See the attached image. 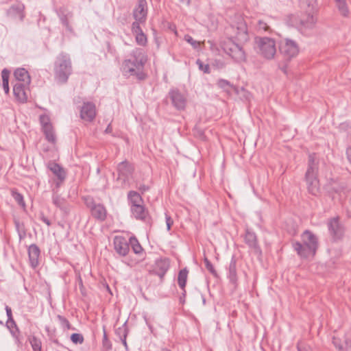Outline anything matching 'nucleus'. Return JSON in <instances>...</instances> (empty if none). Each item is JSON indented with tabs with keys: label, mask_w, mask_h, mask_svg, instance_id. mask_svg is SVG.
<instances>
[{
	"label": "nucleus",
	"mask_w": 351,
	"mask_h": 351,
	"mask_svg": "<svg viewBox=\"0 0 351 351\" xmlns=\"http://www.w3.org/2000/svg\"><path fill=\"white\" fill-rule=\"evenodd\" d=\"M130 246H131L134 254H141L143 253V249L135 237H131L129 239Z\"/></svg>",
	"instance_id": "nucleus-34"
},
{
	"label": "nucleus",
	"mask_w": 351,
	"mask_h": 351,
	"mask_svg": "<svg viewBox=\"0 0 351 351\" xmlns=\"http://www.w3.org/2000/svg\"><path fill=\"white\" fill-rule=\"evenodd\" d=\"M165 220H166L167 230H170V229L173 223V221L167 213H165Z\"/></svg>",
	"instance_id": "nucleus-50"
},
{
	"label": "nucleus",
	"mask_w": 351,
	"mask_h": 351,
	"mask_svg": "<svg viewBox=\"0 0 351 351\" xmlns=\"http://www.w3.org/2000/svg\"><path fill=\"white\" fill-rule=\"evenodd\" d=\"M54 343H58V340L54 341Z\"/></svg>",
	"instance_id": "nucleus-61"
},
{
	"label": "nucleus",
	"mask_w": 351,
	"mask_h": 351,
	"mask_svg": "<svg viewBox=\"0 0 351 351\" xmlns=\"http://www.w3.org/2000/svg\"><path fill=\"white\" fill-rule=\"evenodd\" d=\"M39 219L47 226H50L51 225V221L47 217H46L43 213L40 214Z\"/></svg>",
	"instance_id": "nucleus-52"
},
{
	"label": "nucleus",
	"mask_w": 351,
	"mask_h": 351,
	"mask_svg": "<svg viewBox=\"0 0 351 351\" xmlns=\"http://www.w3.org/2000/svg\"><path fill=\"white\" fill-rule=\"evenodd\" d=\"M336 6L341 16L348 17L350 14V10L346 0H334Z\"/></svg>",
	"instance_id": "nucleus-33"
},
{
	"label": "nucleus",
	"mask_w": 351,
	"mask_h": 351,
	"mask_svg": "<svg viewBox=\"0 0 351 351\" xmlns=\"http://www.w3.org/2000/svg\"><path fill=\"white\" fill-rule=\"evenodd\" d=\"M228 278L234 287H237L238 278L237 274V260L234 256L232 257L229 265Z\"/></svg>",
	"instance_id": "nucleus-27"
},
{
	"label": "nucleus",
	"mask_w": 351,
	"mask_h": 351,
	"mask_svg": "<svg viewBox=\"0 0 351 351\" xmlns=\"http://www.w3.org/2000/svg\"><path fill=\"white\" fill-rule=\"evenodd\" d=\"M128 329L127 328L126 324L125 323L121 327H119L115 330V334L119 337V339L125 347L128 348V344L126 341V337L128 336Z\"/></svg>",
	"instance_id": "nucleus-32"
},
{
	"label": "nucleus",
	"mask_w": 351,
	"mask_h": 351,
	"mask_svg": "<svg viewBox=\"0 0 351 351\" xmlns=\"http://www.w3.org/2000/svg\"><path fill=\"white\" fill-rule=\"evenodd\" d=\"M244 240L245 243L248 245L250 248L253 249L256 252H261L257 237L254 232L247 230L245 232Z\"/></svg>",
	"instance_id": "nucleus-23"
},
{
	"label": "nucleus",
	"mask_w": 351,
	"mask_h": 351,
	"mask_svg": "<svg viewBox=\"0 0 351 351\" xmlns=\"http://www.w3.org/2000/svg\"><path fill=\"white\" fill-rule=\"evenodd\" d=\"M223 50L235 62H242L246 60L245 52L239 44L235 43L231 38L224 41L222 45Z\"/></svg>",
	"instance_id": "nucleus-9"
},
{
	"label": "nucleus",
	"mask_w": 351,
	"mask_h": 351,
	"mask_svg": "<svg viewBox=\"0 0 351 351\" xmlns=\"http://www.w3.org/2000/svg\"><path fill=\"white\" fill-rule=\"evenodd\" d=\"M162 351H171L170 350L167 349V348H163L162 350Z\"/></svg>",
	"instance_id": "nucleus-60"
},
{
	"label": "nucleus",
	"mask_w": 351,
	"mask_h": 351,
	"mask_svg": "<svg viewBox=\"0 0 351 351\" xmlns=\"http://www.w3.org/2000/svg\"><path fill=\"white\" fill-rule=\"evenodd\" d=\"M256 49L258 53L266 60L274 59L276 53V41L268 37H256L255 38Z\"/></svg>",
	"instance_id": "nucleus-8"
},
{
	"label": "nucleus",
	"mask_w": 351,
	"mask_h": 351,
	"mask_svg": "<svg viewBox=\"0 0 351 351\" xmlns=\"http://www.w3.org/2000/svg\"><path fill=\"white\" fill-rule=\"evenodd\" d=\"M227 31L240 43H245L249 40L247 27L243 16L240 14H236L231 19L230 26Z\"/></svg>",
	"instance_id": "nucleus-6"
},
{
	"label": "nucleus",
	"mask_w": 351,
	"mask_h": 351,
	"mask_svg": "<svg viewBox=\"0 0 351 351\" xmlns=\"http://www.w3.org/2000/svg\"><path fill=\"white\" fill-rule=\"evenodd\" d=\"M332 343L333 345L337 348H338L340 351L342 350L343 349V347H342V345L341 343V340L340 339L337 338V337H333L332 338Z\"/></svg>",
	"instance_id": "nucleus-51"
},
{
	"label": "nucleus",
	"mask_w": 351,
	"mask_h": 351,
	"mask_svg": "<svg viewBox=\"0 0 351 351\" xmlns=\"http://www.w3.org/2000/svg\"><path fill=\"white\" fill-rule=\"evenodd\" d=\"M112 127L110 125V124H109L108 125V127L106 128V130H105V132L106 133H110L112 132Z\"/></svg>",
	"instance_id": "nucleus-59"
},
{
	"label": "nucleus",
	"mask_w": 351,
	"mask_h": 351,
	"mask_svg": "<svg viewBox=\"0 0 351 351\" xmlns=\"http://www.w3.org/2000/svg\"><path fill=\"white\" fill-rule=\"evenodd\" d=\"M170 267V260L168 258H160L155 261L154 268L150 274L157 275L162 281L164 276Z\"/></svg>",
	"instance_id": "nucleus-16"
},
{
	"label": "nucleus",
	"mask_w": 351,
	"mask_h": 351,
	"mask_svg": "<svg viewBox=\"0 0 351 351\" xmlns=\"http://www.w3.org/2000/svg\"><path fill=\"white\" fill-rule=\"evenodd\" d=\"M217 85L219 87L226 90V91H229L228 88H230L232 90L235 92V93L239 94V90L238 87H236L230 84V82L224 79H219L217 81Z\"/></svg>",
	"instance_id": "nucleus-35"
},
{
	"label": "nucleus",
	"mask_w": 351,
	"mask_h": 351,
	"mask_svg": "<svg viewBox=\"0 0 351 351\" xmlns=\"http://www.w3.org/2000/svg\"><path fill=\"white\" fill-rule=\"evenodd\" d=\"M77 281H78L79 288H80L81 294L83 296H86V289H85V287H84L82 279L80 276L78 277Z\"/></svg>",
	"instance_id": "nucleus-49"
},
{
	"label": "nucleus",
	"mask_w": 351,
	"mask_h": 351,
	"mask_svg": "<svg viewBox=\"0 0 351 351\" xmlns=\"http://www.w3.org/2000/svg\"><path fill=\"white\" fill-rule=\"evenodd\" d=\"M132 216L137 220L142 221L146 223L151 224L152 219L147 208L144 204L138 205L131 210Z\"/></svg>",
	"instance_id": "nucleus-18"
},
{
	"label": "nucleus",
	"mask_w": 351,
	"mask_h": 351,
	"mask_svg": "<svg viewBox=\"0 0 351 351\" xmlns=\"http://www.w3.org/2000/svg\"><path fill=\"white\" fill-rule=\"evenodd\" d=\"M147 58L143 49L136 48L130 54V58L123 60L120 70L123 76L128 78L134 76L142 81L146 79L144 66Z\"/></svg>",
	"instance_id": "nucleus-1"
},
{
	"label": "nucleus",
	"mask_w": 351,
	"mask_h": 351,
	"mask_svg": "<svg viewBox=\"0 0 351 351\" xmlns=\"http://www.w3.org/2000/svg\"><path fill=\"white\" fill-rule=\"evenodd\" d=\"M72 73V63L70 56L61 52L56 58L54 63V75L56 80L60 84L68 81Z\"/></svg>",
	"instance_id": "nucleus-4"
},
{
	"label": "nucleus",
	"mask_w": 351,
	"mask_h": 351,
	"mask_svg": "<svg viewBox=\"0 0 351 351\" xmlns=\"http://www.w3.org/2000/svg\"><path fill=\"white\" fill-rule=\"evenodd\" d=\"M5 311L8 317V320H11V319H13L12 309L10 306H5Z\"/></svg>",
	"instance_id": "nucleus-55"
},
{
	"label": "nucleus",
	"mask_w": 351,
	"mask_h": 351,
	"mask_svg": "<svg viewBox=\"0 0 351 351\" xmlns=\"http://www.w3.org/2000/svg\"><path fill=\"white\" fill-rule=\"evenodd\" d=\"M196 64L198 65L199 70L203 71L205 73H210V66L208 64H204L199 59L197 60Z\"/></svg>",
	"instance_id": "nucleus-45"
},
{
	"label": "nucleus",
	"mask_w": 351,
	"mask_h": 351,
	"mask_svg": "<svg viewBox=\"0 0 351 351\" xmlns=\"http://www.w3.org/2000/svg\"><path fill=\"white\" fill-rule=\"evenodd\" d=\"M25 5L21 3L12 5L8 10L7 15L10 17L19 16L21 21L25 17L24 14Z\"/></svg>",
	"instance_id": "nucleus-26"
},
{
	"label": "nucleus",
	"mask_w": 351,
	"mask_h": 351,
	"mask_svg": "<svg viewBox=\"0 0 351 351\" xmlns=\"http://www.w3.org/2000/svg\"><path fill=\"white\" fill-rule=\"evenodd\" d=\"M346 156H347V158H348V161L351 164V149H350V148L346 149Z\"/></svg>",
	"instance_id": "nucleus-57"
},
{
	"label": "nucleus",
	"mask_w": 351,
	"mask_h": 351,
	"mask_svg": "<svg viewBox=\"0 0 351 351\" xmlns=\"http://www.w3.org/2000/svg\"><path fill=\"white\" fill-rule=\"evenodd\" d=\"M85 204L90 208L91 215L97 221H104L107 217V210L101 204H96L93 198L87 197Z\"/></svg>",
	"instance_id": "nucleus-10"
},
{
	"label": "nucleus",
	"mask_w": 351,
	"mask_h": 351,
	"mask_svg": "<svg viewBox=\"0 0 351 351\" xmlns=\"http://www.w3.org/2000/svg\"><path fill=\"white\" fill-rule=\"evenodd\" d=\"M118 179H123L125 182L128 178L132 176L134 171V167L132 164L127 160H124L117 165Z\"/></svg>",
	"instance_id": "nucleus-19"
},
{
	"label": "nucleus",
	"mask_w": 351,
	"mask_h": 351,
	"mask_svg": "<svg viewBox=\"0 0 351 351\" xmlns=\"http://www.w3.org/2000/svg\"><path fill=\"white\" fill-rule=\"evenodd\" d=\"M137 188L142 194L149 190V186L143 184H140Z\"/></svg>",
	"instance_id": "nucleus-54"
},
{
	"label": "nucleus",
	"mask_w": 351,
	"mask_h": 351,
	"mask_svg": "<svg viewBox=\"0 0 351 351\" xmlns=\"http://www.w3.org/2000/svg\"><path fill=\"white\" fill-rule=\"evenodd\" d=\"M128 199L130 210L138 205L144 204V201L141 195L135 191H130L128 193Z\"/></svg>",
	"instance_id": "nucleus-28"
},
{
	"label": "nucleus",
	"mask_w": 351,
	"mask_h": 351,
	"mask_svg": "<svg viewBox=\"0 0 351 351\" xmlns=\"http://www.w3.org/2000/svg\"><path fill=\"white\" fill-rule=\"evenodd\" d=\"M56 12L61 23L65 27L66 29L69 32H73V28L69 24V19L73 16L72 13L64 8H60Z\"/></svg>",
	"instance_id": "nucleus-22"
},
{
	"label": "nucleus",
	"mask_w": 351,
	"mask_h": 351,
	"mask_svg": "<svg viewBox=\"0 0 351 351\" xmlns=\"http://www.w3.org/2000/svg\"><path fill=\"white\" fill-rule=\"evenodd\" d=\"M6 326L9 329L10 333L15 339V341L18 345L21 344V341L20 338V330L16 324V322L14 319H11V320H7Z\"/></svg>",
	"instance_id": "nucleus-29"
},
{
	"label": "nucleus",
	"mask_w": 351,
	"mask_h": 351,
	"mask_svg": "<svg viewBox=\"0 0 351 351\" xmlns=\"http://www.w3.org/2000/svg\"><path fill=\"white\" fill-rule=\"evenodd\" d=\"M258 29L260 31L268 32L270 30L269 26L266 22L263 20H259L258 22Z\"/></svg>",
	"instance_id": "nucleus-46"
},
{
	"label": "nucleus",
	"mask_w": 351,
	"mask_h": 351,
	"mask_svg": "<svg viewBox=\"0 0 351 351\" xmlns=\"http://www.w3.org/2000/svg\"><path fill=\"white\" fill-rule=\"evenodd\" d=\"M279 51L283 57L284 62L279 63L278 67L284 73L287 74L288 63L298 55L300 47L296 41L286 38L280 40Z\"/></svg>",
	"instance_id": "nucleus-3"
},
{
	"label": "nucleus",
	"mask_w": 351,
	"mask_h": 351,
	"mask_svg": "<svg viewBox=\"0 0 351 351\" xmlns=\"http://www.w3.org/2000/svg\"><path fill=\"white\" fill-rule=\"evenodd\" d=\"M114 250L120 256H126L130 252L129 239L125 237L117 235L113 239Z\"/></svg>",
	"instance_id": "nucleus-15"
},
{
	"label": "nucleus",
	"mask_w": 351,
	"mask_h": 351,
	"mask_svg": "<svg viewBox=\"0 0 351 351\" xmlns=\"http://www.w3.org/2000/svg\"><path fill=\"white\" fill-rule=\"evenodd\" d=\"M53 204L58 208L63 210L65 208L66 201L64 198L58 195H53L52 197Z\"/></svg>",
	"instance_id": "nucleus-41"
},
{
	"label": "nucleus",
	"mask_w": 351,
	"mask_h": 351,
	"mask_svg": "<svg viewBox=\"0 0 351 351\" xmlns=\"http://www.w3.org/2000/svg\"><path fill=\"white\" fill-rule=\"evenodd\" d=\"M184 40L190 43L193 48L196 49L199 46V43L195 40L191 36L189 35H185Z\"/></svg>",
	"instance_id": "nucleus-47"
},
{
	"label": "nucleus",
	"mask_w": 351,
	"mask_h": 351,
	"mask_svg": "<svg viewBox=\"0 0 351 351\" xmlns=\"http://www.w3.org/2000/svg\"><path fill=\"white\" fill-rule=\"evenodd\" d=\"M97 115L95 104L91 101H84L80 108V117L84 121L93 122Z\"/></svg>",
	"instance_id": "nucleus-13"
},
{
	"label": "nucleus",
	"mask_w": 351,
	"mask_h": 351,
	"mask_svg": "<svg viewBox=\"0 0 351 351\" xmlns=\"http://www.w3.org/2000/svg\"><path fill=\"white\" fill-rule=\"evenodd\" d=\"M109 343L107 334L106 332L105 329H104V335H103V343L104 346H107V344Z\"/></svg>",
	"instance_id": "nucleus-56"
},
{
	"label": "nucleus",
	"mask_w": 351,
	"mask_h": 351,
	"mask_svg": "<svg viewBox=\"0 0 351 351\" xmlns=\"http://www.w3.org/2000/svg\"><path fill=\"white\" fill-rule=\"evenodd\" d=\"M28 340L33 351H42V343L38 337L36 336H29Z\"/></svg>",
	"instance_id": "nucleus-38"
},
{
	"label": "nucleus",
	"mask_w": 351,
	"mask_h": 351,
	"mask_svg": "<svg viewBox=\"0 0 351 351\" xmlns=\"http://www.w3.org/2000/svg\"><path fill=\"white\" fill-rule=\"evenodd\" d=\"M300 7L306 12V14L302 18L298 19L295 16H292L293 19V25L298 26L299 25L310 27L316 22L314 16L316 12L317 0H300Z\"/></svg>",
	"instance_id": "nucleus-5"
},
{
	"label": "nucleus",
	"mask_w": 351,
	"mask_h": 351,
	"mask_svg": "<svg viewBox=\"0 0 351 351\" xmlns=\"http://www.w3.org/2000/svg\"><path fill=\"white\" fill-rule=\"evenodd\" d=\"M57 319L60 322L61 327L64 330H74L75 328L72 327L69 321L64 316L61 315H57Z\"/></svg>",
	"instance_id": "nucleus-40"
},
{
	"label": "nucleus",
	"mask_w": 351,
	"mask_h": 351,
	"mask_svg": "<svg viewBox=\"0 0 351 351\" xmlns=\"http://www.w3.org/2000/svg\"><path fill=\"white\" fill-rule=\"evenodd\" d=\"M42 131L45 134L46 140L49 143L53 145L56 143V137L53 125L42 128Z\"/></svg>",
	"instance_id": "nucleus-31"
},
{
	"label": "nucleus",
	"mask_w": 351,
	"mask_h": 351,
	"mask_svg": "<svg viewBox=\"0 0 351 351\" xmlns=\"http://www.w3.org/2000/svg\"><path fill=\"white\" fill-rule=\"evenodd\" d=\"M346 343L347 348L351 350V339H346Z\"/></svg>",
	"instance_id": "nucleus-58"
},
{
	"label": "nucleus",
	"mask_w": 351,
	"mask_h": 351,
	"mask_svg": "<svg viewBox=\"0 0 351 351\" xmlns=\"http://www.w3.org/2000/svg\"><path fill=\"white\" fill-rule=\"evenodd\" d=\"M327 226L330 236L335 241L340 240L343 237L345 227L340 223L339 216L330 219Z\"/></svg>",
	"instance_id": "nucleus-11"
},
{
	"label": "nucleus",
	"mask_w": 351,
	"mask_h": 351,
	"mask_svg": "<svg viewBox=\"0 0 351 351\" xmlns=\"http://www.w3.org/2000/svg\"><path fill=\"white\" fill-rule=\"evenodd\" d=\"M9 76L10 71L6 69H4L1 71V77H2V86L5 94H8L10 91L9 88Z\"/></svg>",
	"instance_id": "nucleus-36"
},
{
	"label": "nucleus",
	"mask_w": 351,
	"mask_h": 351,
	"mask_svg": "<svg viewBox=\"0 0 351 351\" xmlns=\"http://www.w3.org/2000/svg\"><path fill=\"white\" fill-rule=\"evenodd\" d=\"M13 93L16 99L20 103H25L28 99L29 93V85L21 84V82H14Z\"/></svg>",
	"instance_id": "nucleus-17"
},
{
	"label": "nucleus",
	"mask_w": 351,
	"mask_h": 351,
	"mask_svg": "<svg viewBox=\"0 0 351 351\" xmlns=\"http://www.w3.org/2000/svg\"><path fill=\"white\" fill-rule=\"evenodd\" d=\"M0 324H3V322L0 321Z\"/></svg>",
	"instance_id": "nucleus-62"
},
{
	"label": "nucleus",
	"mask_w": 351,
	"mask_h": 351,
	"mask_svg": "<svg viewBox=\"0 0 351 351\" xmlns=\"http://www.w3.org/2000/svg\"><path fill=\"white\" fill-rule=\"evenodd\" d=\"M169 97L172 105L179 110H184L187 104V99L184 94L178 88L171 89L169 92Z\"/></svg>",
	"instance_id": "nucleus-14"
},
{
	"label": "nucleus",
	"mask_w": 351,
	"mask_h": 351,
	"mask_svg": "<svg viewBox=\"0 0 351 351\" xmlns=\"http://www.w3.org/2000/svg\"><path fill=\"white\" fill-rule=\"evenodd\" d=\"M48 168L57 177L58 182L57 186H59L66 178V172L64 169L56 162H49Z\"/></svg>",
	"instance_id": "nucleus-24"
},
{
	"label": "nucleus",
	"mask_w": 351,
	"mask_h": 351,
	"mask_svg": "<svg viewBox=\"0 0 351 351\" xmlns=\"http://www.w3.org/2000/svg\"><path fill=\"white\" fill-rule=\"evenodd\" d=\"M302 242H293L292 246L298 255L302 258L315 256L318 246V239L310 230H305L301 235Z\"/></svg>",
	"instance_id": "nucleus-2"
},
{
	"label": "nucleus",
	"mask_w": 351,
	"mask_h": 351,
	"mask_svg": "<svg viewBox=\"0 0 351 351\" xmlns=\"http://www.w3.org/2000/svg\"><path fill=\"white\" fill-rule=\"evenodd\" d=\"M28 257L30 266L35 269L39 265V258L40 256V250L36 244H32L28 247Z\"/></svg>",
	"instance_id": "nucleus-21"
},
{
	"label": "nucleus",
	"mask_w": 351,
	"mask_h": 351,
	"mask_svg": "<svg viewBox=\"0 0 351 351\" xmlns=\"http://www.w3.org/2000/svg\"><path fill=\"white\" fill-rule=\"evenodd\" d=\"M204 263L205 264V267L207 269L208 271H209V272L210 274H212L214 276H217V271L215 270L213 265L210 263V261L208 259V258L206 257H204Z\"/></svg>",
	"instance_id": "nucleus-43"
},
{
	"label": "nucleus",
	"mask_w": 351,
	"mask_h": 351,
	"mask_svg": "<svg viewBox=\"0 0 351 351\" xmlns=\"http://www.w3.org/2000/svg\"><path fill=\"white\" fill-rule=\"evenodd\" d=\"M39 119L42 128L52 125L50 117L48 115L41 114Z\"/></svg>",
	"instance_id": "nucleus-44"
},
{
	"label": "nucleus",
	"mask_w": 351,
	"mask_h": 351,
	"mask_svg": "<svg viewBox=\"0 0 351 351\" xmlns=\"http://www.w3.org/2000/svg\"><path fill=\"white\" fill-rule=\"evenodd\" d=\"M15 82H21V84H26L29 85L31 83V77L28 71L23 68H19L14 72Z\"/></svg>",
	"instance_id": "nucleus-25"
},
{
	"label": "nucleus",
	"mask_w": 351,
	"mask_h": 351,
	"mask_svg": "<svg viewBox=\"0 0 351 351\" xmlns=\"http://www.w3.org/2000/svg\"><path fill=\"white\" fill-rule=\"evenodd\" d=\"M14 225L16 230L18 232L20 240H22L26 237V229L23 223L21 222L18 219H14Z\"/></svg>",
	"instance_id": "nucleus-37"
},
{
	"label": "nucleus",
	"mask_w": 351,
	"mask_h": 351,
	"mask_svg": "<svg viewBox=\"0 0 351 351\" xmlns=\"http://www.w3.org/2000/svg\"><path fill=\"white\" fill-rule=\"evenodd\" d=\"M140 261L137 259H133L132 258H129L127 261H124L125 264L128 265L130 267H135L139 263Z\"/></svg>",
	"instance_id": "nucleus-48"
},
{
	"label": "nucleus",
	"mask_w": 351,
	"mask_h": 351,
	"mask_svg": "<svg viewBox=\"0 0 351 351\" xmlns=\"http://www.w3.org/2000/svg\"><path fill=\"white\" fill-rule=\"evenodd\" d=\"M131 30L135 36L136 43L143 47L145 46L147 43V38L143 33L141 25H138L137 22H133L132 23Z\"/></svg>",
	"instance_id": "nucleus-20"
},
{
	"label": "nucleus",
	"mask_w": 351,
	"mask_h": 351,
	"mask_svg": "<svg viewBox=\"0 0 351 351\" xmlns=\"http://www.w3.org/2000/svg\"><path fill=\"white\" fill-rule=\"evenodd\" d=\"M71 341L74 344H82L84 341V338L80 333H73L71 335Z\"/></svg>",
	"instance_id": "nucleus-42"
},
{
	"label": "nucleus",
	"mask_w": 351,
	"mask_h": 351,
	"mask_svg": "<svg viewBox=\"0 0 351 351\" xmlns=\"http://www.w3.org/2000/svg\"><path fill=\"white\" fill-rule=\"evenodd\" d=\"M11 195L18 204L22 208H25L26 205L24 201L23 195L19 193L16 189H12Z\"/></svg>",
	"instance_id": "nucleus-39"
},
{
	"label": "nucleus",
	"mask_w": 351,
	"mask_h": 351,
	"mask_svg": "<svg viewBox=\"0 0 351 351\" xmlns=\"http://www.w3.org/2000/svg\"><path fill=\"white\" fill-rule=\"evenodd\" d=\"M106 46L107 48V51L108 53L111 54H114L116 53V49L114 47L112 46L109 41L106 42Z\"/></svg>",
	"instance_id": "nucleus-53"
},
{
	"label": "nucleus",
	"mask_w": 351,
	"mask_h": 351,
	"mask_svg": "<svg viewBox=\"0 0 351 351\" xmlns=\"http://www.w3.org/2000/svg\"><path fill=\"white\" fill-rule=\"evenodd\" d=\"M188 274L189 271L187 269L184 268L179 271L178 276V284L183 291L182 295L184 297L186 295L185 287L187 281Z\"/></svg>",
	"instance_id": "nucleus-30"
},
{
	"label": "nucleus",
	"mask_w": 351,
	"mask_h": 351,
	"mask_svg": "<svg viewBox=\"0 0 351 351\" xmlns=\"http://www.w3.org/2000/svg\"><path fill=\"white\" fill-rule=\"evenodd\" d=\"M147 1L138 0L132 12V16L135 20L134 22H137L138 25L144 24L147 20Z\"/></svg>",
	"instance_id": "nucleus-12"
},
{
	"label": "nucleus",
	"mask_w": 351,
	"mask_h": 351,
	"mask_svg": "<svg viewBox=\"0 0 351 351\" xmlns=\"http://www.w3.org/2000/svg\"><path fill=\"white\" fill-rule=\"evenodd\" d=\"M318 165L315 163L313 155L308 157V165L305 174V180L309 193L317 196L320 193L319 181L317 178Z\"/></svg>",
	"instance_id": "nucleus-7"
}]
</instances>
